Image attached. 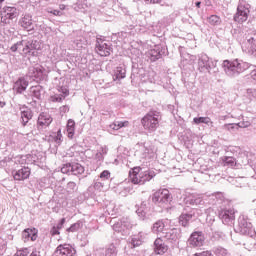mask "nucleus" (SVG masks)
Segmentation results:
<instances>
[{"label": "nucleus", "instance_id": "nucleus-1", "mask_svg": "<svg viewBox=\"0 0 256 256\" xmlns=\"http://www.w3.org/2000/svg\"><path fill=\"white\" fill-rule=\"evenodd\" d=\"M222 67L228 77H239L241 73H245L251 67V64L240 59L224 60Z\"/></svg>", "mask_w": 256, "mask_h": 256}, {"label": "nucleus", "instance_id": "nucleus-2", "mask_svg": "<svg viewBox=\"0 0 256 256\" xmlns=\"http://www.w3.org/2000/svg\"><path fill=\"white\" fill-rule=\"evenodd\" d=\"M189 59L192 63H195L198 59V70L200 73H211L213 69H217V60L209 58L207 54H199L198 57L190 55Z\"/></svg>", "mask_w": 256, "mask_h": 256}, {"label": "nucleus", "instance_id": "nucleus-3", "mask_svg": "<svg viewBox=\"0 0 256 256\" xmlns=\"http://www.w3.org/2000/svg\"><path fill=\"white\" fill-rule=\"evenodd\" d=\"M159 121H161V114L157 111H150L141 119V125L145 131L153 133L159 127Z\"/></svg>", "mask_w": 256, "mask_h": 256}, {"label": "nucleus", "instance_id": "nucleus-4", "mask_svg": "<svg viewBox=\"0 0 256 256\" xmlns=\"http://www.w3.org/2000/svg\"><path fill=\"white\" fill-rule=\"evenodd\" d=\"M22 53L24 55H35V51H39L41 49V42L37 40H22Z\"/></svg>", "mask_w": 256, "mask_h": 256}, {"label": "nucleus", "instance_id": "nucleus-5", "mask_svg": "<svg viewBox=\"0 0 256 256\" xmlns=\"http://www.w3.org/2000/svg\"><path fill=\"white\" fill-rule=\"evenodd\" d=\"M152 201L156 203V205H167V203L171 201V193H169L167 189L158 190L153 194Z\"/></svg>", "mask_w": 256, "mask_h": 256}, {"label": "nucleus", "instance_id": "nucleus-6", "mask_svg": "<svg viewBox=\"0 0 256 256\" xmlns=\"http://www.w3.org/2000/svg\"><path fill=\"white\" fill-rule=\"evenodd\" d=\"M111 51H113V48L111 47V42L103 39H97L96 53H98L100 57H109V55H111Z\"/></svg>", "mask_w": 256, "mask_h": 256}, {"label": "nucleus", "instance_id": "nucleus-7", "mask_svg": "<svg viewBox=\"0 0 256 256\" xmlns=\"http://www.w3.org/2000/svg\"><path fill=\"white\" fill-rule=\"evenodd\" d=\"M1 15V23H3V25H9V21H12V19H17V17H19V11H17V8L15 7L6 6L3 8Z\"/></svg>", "mask_w": 256, "mask_h": 256}, {"label": "nucleus", "instance_id": "nucleus-8", "mask_svg": "<svg viewBox=\"0 0 256 256\" xmlns=\"http://www.w3.org/2000/svg\"><path fill=\"white\" fill-rule=\"evenodd\" d=\"M249 4L241 2L237 7V13L234 16V21L237 23H245L249 18Z\"/></svg>", "mask_w": 256, "mask_h": 256}, {"label": "nucleus", "instance_id": "nucleus-9", "mask_svg": "<svg viewBox=\"0 0 256 256\" xmlns=\"http://www.w3.org/2000/svg\"><path fill=\"white\" fill-rule=\"evenodd\" d=\"M170 223L171 220L169 219L158 220L152 225L151 231L154 235H158L161 238L169 228Z\"/></svg>", "mask_w": 256, "mask_h": 256}, {"label": "nucleus", "instance_id": "nucleus-10", "mask_svg": "<svg viewBox=\"0 0 256 256\" xmlns=\"http://www.w3.org/2000/svg\"><path fill=\"white\" fill-rule=\"evenodd\" d=\"M133 227L131 220L129 218H122L120 221L113 224L112 229L117 233H122V235H127L129 229Z\"/></svg>", "mask_w": 256, "mask_h": 256}, {"label": "nucleus", "instance_id": "nucleus-11", "mask_svg": "<svg viewBox=\"0 0 256 256\" xmlns=\"http://www.w3.org/2000/svg\"><path fill=\"white\" fill-rule=\"evenodd\" d=\"M243 51H245V53H248V55H252V57H256V33L246 37Z\"/></svg>", "mask_w": 256, "mask_h": 256}, {"label": "nucleus", "instance_id": "nucleus-12", "mask_svg": "<svg viewBox=\"0 0 256 256\" xmlns=\"http://www.w3.org/2000/svg\"><path fill=\"white\" fill-rule=\"evenodd\" d=\"M237 232L241 235H251L253 232V225L245 219V217H240L238 219Z\"/></svg>", "mask_w": 256, "mask_h": 256}, {"label": "nucleus", "instance_id": "nucleus-13", "mask_svg": "<svg viewBox=\"0 0 256 256\" xmlns=\"http://www.w3.org/2000/svg\"><path fill=\"white\" fill-rule=\"evenodd\" d=\"M76 250L70 244H60L53 256H75Z\"/></svg>", "mask_w": 256, "mask_h": 256}, {"label": "nucleus", "instance_id": "nucleus-14", "mask_svg": "<svg viewBox=\"0 0 256 256\" xmlns=\"http://www.w3.org/2000/svg\"><path fill=\"white\" fill-rule=\"evenodd\" d=\"M205 243V236L202 232H194L188 239L189 247H203Z\"/></svg>", "mask_w": 256, "mask_h": 256}, {"label": "nucleus", "instance_id": "nucleus-15", "mask_svg": "<svg viewBox=\"0 0 256 256\" xmlns=\"http://www.w3.org/2000/svg\"><path fill=\"white\" fill-rule=\"evenodd\" d=\"M161 239H165L169 243H177L179 241V230L177 228H167Z\"/></svg>", "mask_w": 256, "mask_h": 256}, {"label": "nucleus", "instance_id": "nucleus-16", "mask_svg": "<svg viewBox=\"0 0 256 256\" xmlns=\"http://www.w3.org/2000/svg\"><path fill=\"white\" fill-rule=\"evenodd\" d=\"M12 175L15 181H25V179H29L31 175V169L29 167H23L19 170H14Z\"/></svg>", "mask_w": 256, "mask_h": 256}, {"label": "nucleus", "instance_id": "nucleus-17", "mask_svg": "<svg viewBox=\"0 0 256 256\" xmlns=\"http://www.w3.org/2000/svg\"><path fill=\"white\" fill-rule=\"evenodd\" d=\"M220 218L222 219V222L226 225H233V223H235V210H222L220 212Z\"/></svg>", "mask_w": 256, "mask_h": 256}, {"label": "nucleus", "instance_id": "nucleus-18", "mask_svg": "<svg viewBox=\"0 0 256 256\" xmlns=\"http://www.w3.org/2000/svg\"><path fill=\"white\" fill-rule=\"evenodd\" d=\"M167 251H169V246L163 242V239L157 238L154 241V252L156 255H164V253H167Z\"/></svg>", "mask_w": 256, "mask_h": 256}, {"label": "nucleus", "instance_id": "nucleus-19", "mask_svg": "<svg viewBox=\"0 0 256 256\" xmlns=\"http://www.w3.org/2000/svg\"><path fill=\"white\" fill-rule=\"evenodd\" d=\"M28 77L30 79H43V68L40 65L29 67Z\"/></svg>", "mask_w": 256, "mask_h": 256}, {"label": "nucleus", "instance_id": "nucleus-20", "mask_svg": "<svg viewBox=\"0 0 256 256\" xmlns=\"http://www.w3.org/2000/svg\"><path fill=\"white\" fill-rule=\"evenodd\" d=\"M27 87H29V81L25 79V77H20L13 86V90L16 91V93H23V91H26Z\"/></svg>", "mask_w": 256, "mask_h": 256}, {"label": "nucleus", "instance_id": "nucleus-21", "mask_svg": "<svg viewBox=\"0 0 256 256\" xmlns=\"http://www.w3.org/2000/svg\"><path fill=\"white\" fill-rule=\"evenodd\" d=\"M20 25L27 31H33L35 26L33 25V17L29 14H25L20 20Z\"/></svg>", "mask_w": 256, "mask_h": 256}, {"label": "nucleus", "instance_id": "nucleus-22", "mask_svg": "<svg viewBox=\"0 0 256 256\" xmlns=\"http://www.w3.org/2000/svg\"><path fill=\"white\" fill-rule=\"evenodd\" d=\"M187 205H203V194H190L186 197Z\"/></svg>", "mask_w": 256, "mask_h": 256}, {"label": "nucleus", "instance_id": "nucleus-23", "mask_svg": "<svg viewBox=\"0 0 256 256\" xmlns=\"http://www.w3.org/2000/svg\"><path fill=\"white\" fill-rule=\"evenodd\" d=\"M129 179L134 185H141V168L136 167L130 171Z\"/></svg>", "mask_w": 256, "mask_h": 256}, {"label": "nucleus", "instance_id": "nucleus-24", "mask_svg": "<svg viewBox=\"0 0 256 256\" xmlns=\"http://www.w3.org/2000/svg\"><path fill=\"white\" fill-rule=\"evenodd\" d=\"M22 125L25 127L33 119V112L28 107L21 108Z\"/></svg>", "mask_w": 256, "mask_h": 256}, {"label": "nucleus", "instance_id": "nucleus-25", "mask_svg": "<svg viewBox=\"0 0 256 256\" xmlns=\"http://www.w3.org/2000/svg\"><path fill=\"white\" fill-rule=\"evenodd\" d=\"M22 239H24V242L26 243V241H29L30 239L32 241H37V229L33 228V229H25L22 232Z\"/></svg>", "mask_w": 256, "mask_h": 256}, {"label": "nucleus", "instance_id": "nucleus-26", "mask_svg": "<svg viewBox=\"0 0 256 256\" xmlns=\"http://www.w3.org/2000/svg\"><path fill=\"white\" fill-rule=\"evenodd\" d=\"M53 122V118H51V115L47 113H42L38 117V125L39 127H49L51 123Z\"/></svg>", "mask_w": 256, "mask_h": 256}, {"label": "nucleus", "instance_id": "nucleus-27", "mask_svg": "<svg viewBox=\"0 0 256 256\" xmlns=\"http://www.w3.org/2000/svg\"><path fill=\"white\" fill-rule=\"evenodd\" d=\"M129 125V121H114L112 124L108 126V131L113 133V131H119L122 127H127Z\"/></svg>", "mask_w": 256, "mask_h": 256}, {"label": "nucleus", "instance_id": "nucleus-28", "mask_svg": "<svg viewBox=\"0 0 256 256\" xmlns=\"http://www.w3.org/2000/svg\"><path fill=\"white\" fill-rule=\"evenodd\" d=\"M161 47L155 46L154 49H151L148 51V57L151 61H157L158 59H161Z\"/></svg>", "mask_w": 256, "mask_h": 256}, {"label": "nucleus", "instance_id": "nucleus-29", "mask_svg": "<svg viewBox=\"0 0 256 256\" xmlns=\"http://www.w3.org/2000/svg\"><path fill=\"white\" fill-rule=\"evenodd\" d=\"M140 177H141V185H145L147 181H151L155 177V173L151 171H144L140 172Z\"/></svg>", "mask_w": 256, "mask_h": 256}, {"label": "nucleus", "instance_id": "nucleus-30", "mask_svg": "<svg viewBox=\"0 0 256 256\" xmlns=\"http://www.w3.org/2000/svg\"><path fill=\"white\" fill-rule=\"evenodd\" d=\"M193 219V214L191 213H182L179 217V223L182 227H187L189 225V221Z\"/></svg>", "mask_w": 256, "mask_h": 256}, {"label": "nucleus", "instance_id": "nucleus-31", "mask_svg": "<svg viewBox=\"0 0 256 256\" xmlns=\"http://www.w3.org/2000/svg\"><path fill=\"white\" fill-rule=\"evenodd\" d=\"M62 93L63 94H55L51 96V101H53L54 103H61V101H63V99H65V97L69 95V91L67 89L62 88Z\"/></svg>", "mask_w": 256, "mask_h": 256}, {"label": "nucleus", "instance_id": "nucleus-32", "mask_svg": "<svg viewBox=\"0 0 256 256\" xmlns=\"http://www.w3.org/2000/svg\"><path fill=\"white\" fill-rule=\"evenodd\" d=\"M107 151V147H101L94 156L95 161L102 163V161L105 159V155H107Z\"/></svg>", "mask_w": 256, "mask_h": 256}, {"label": "nucleus", "instance_id": "nucleus-33", "mask_svg": "<svg viewBox=\"0 0 256 256\" xmlns=\"http://www.w3.org/2000/svg\"><path fill=\"white\" fill-rule=\"evenodd\" d=\"M66 131L68 133L69 139H73L75 135V121L70 119L68 120Z\"/></svg>", "mask_w": 256, "mask_h": 256}, {"label": "nucleus", "instance_id": "nucleus-34", "mask_svg": "<svg viewBox=\"0 0 256 256\" xmlns=\"http://www.w3.org/2000/svg\"><path fill=\"white\" fill-rule=\"evenodd\" d=\"M125 73H127V71L123 66L117 67L114 70V81H116V79H125Z\"/></svg>", "mask_w": 256, "mask_h": 256}, {"label": "nucleus", "instance_id": "nucleus-35", "mask_svg": "<svg viewBox=\"0 0 256 256\" xmlns=\"http://www.w3.org/2000/svg\"><path fill=\"white\" fill-rule=\"evenodd\" d=\"M130 244L132 247H139L143 244V233H139L138 236H133L130 239Z\"/></svg>", "mask_w": 256, "mask_h": 256}, {"label": "nucleus", "instance_id": "nucleus-36", "mask_svg": "<svg viewBox=\"0 0 256 256\" xmlns=\"http://www.w3.org/2000/svg\"><path fill=\"white\" fill-rule=\"evenodd\" d=\"M72 175H83L85 173V168L79 164V163H74L72 164Z\"/></svg>", "mask_w": 256, "mask_h": 256}, {"label": "nucleus", "instance_id": "nucleus-37", "mask_svg": "<svg viewBox=\"0 0 256 256\" xmlns=\"http://www.w3.org/2000/svg\"><path fill=\"white\" fill-rule=\"evenodd\" d=\"M30 95L36 99H41V86H32L30 88Z\"/></svg>", "mask_w": 256, "mask_h": 256}, {"label": "nucleus", "instance_id": "nucleus-38", "mask_svg": "<svg viewBox=\"0 0 256 256\" xmlns=\"http://www.w3.org/2000/svg\"><path fill=\"white\" fill-rule=\"evenodd\" d=\"M222 161L224 165H227L228 167H235L237 165V160L231 156H225L222 158Z\"/></svg>", "mask_w": 256, "mask_h": 256}, {"label": "nucleus", "instance_id": "nucleus-39", "mask_svg": "<svg viewBox=\"0 0 256 256\" xmlns=\"http://www.w3.org/2000/svg\"><path fill=\"white\" fill-rule=\"evenodd\" d=\"M137 153L142 157V159H147V157H149V153H151V150L148 149L147 146L142 145Z\"/></svg>", "mask_w": 256, "mask_h": 256}, {"label": "nucleus", "instance_id": "nucleus-40", "mask_svg": "<svg viewBox=\"0 0 256 256\" xmlns=\"http://www.w3.org/2000/svg\"><path fill=\"white\" fill-rule=\"evenodd\" d=\"M147 210V202H142L140 207L136 210L137 215H139V217H141L143 219V217H145L146 215V211Z\"/></svg>", "mask_w": 256, "mask_h": 256}, {"label": "nucleus", "instance_id": "nucleus-41", "mask_svg": "<svg viewBox=\"0 0 256 256\" xmlns=\"http://www.w3.org/2000/svg\"><path fill=\"white\" fill-rule=\"evenodd\" d=\"M193 121L196 125H199L201 123H204L205 125H209V123H213L211 122V118L209 117H198V118L196 117L193 119Z\"/></svg>", "mask_w": 256, "mask_h": 256}, {"label": "nucleus", "instance_id": "nucleus-42", "mask_svg": "<svg viewBox=\"0 0 256 256\" xmlns=\"http://www.w3.org/2000/svg\"><path fill=\"white\" fill-rule=\"evenodd\" d=\"M83 227V222L78 221L74 224H72L68 229V233H75V231H79Z\"/></svg>", "mask_w": 256, "mask_h": 256}, {"label": "nucleus", "instance_id": "nucleus-43", "mask_svg": "<svg viewBox=\"0 0 256 256\" xmlns=\"http://www.w3.org/2000/svg\"><path fill=\"white\" fill-rule=\"evenodd\" d=\"M208 23L210 25H221V18L217 15H211L208 17Z\"/></svg>", "mask_w": 256, "mask_h": 256}, {"label": "nucleus", "instance_id": "nucleus-44", "mask_svg": "<svg viewBox=\"0 0 256 256\" xmlns=\"http://www.w3.org/2000/svg\"><path fill=\"white\" fill-rule=\"evenodd\" d=\"M239 123H233V124H224L223 129L226 131H235V129H239Z\"/></svg>", "mask_w": 256, "mask_h": 256}, {"label": "nucleus", "instance_id": "nucleus-45", "mask_svg": "<svg viewBox=\"0 0 256 256\" xmlns=\"http://www.w3.org/2000/svg\"><path fill=\"white\" fill-rule=\"evenodd\" d=\"M105 256H117V248H115V246H111L106 250Z\"/></svg>", "mask_w": 256, "mask_h": 256}, {"label": "nucleus", "instance_id": "nucleus-46", "mask_svg": "<svg viewBox=\"0 0 256 256\" xmlns=\"http://www.w3.org/2000/svg\"><path fill=\"white\" fill-rule=\"evenodd\" d=\"M216 256H227V249L223 247H218L215 249Z\"/></svg>", "mask_w": 256, "mask_h": 256}, {"label": "nucleus", "instance_id": "nucleus-47", "mask_svg": "<svg viewBox=\"0 0 256 256\" xmlns=\"http://www.w3.org/2000/svg\"><path fill=\"white\" fill-rule=\"evenodd\" d=\"M61 173L67 174V173H72V164L67 163L61 168Z\"/></svg>", "mask_w": 256, "mask_h": 256}, {"label": "nucleus", "instance_id": "nucleus-48", "mask_svg": "<svg viewBox=\"0 0 256 256\" xmlns=\"http://www.w3.org/2000/svg\"><path fill=\"white\" fill-rule=\"evenodd\" d=\"M66 189H67L68 193H73V191H75V189H77V184L75 182H68Z\"/></svg>", "mask_w": 256, "mask_h": 256}, {"label": "nucleus", "instance_id": "nucleus-49", "mask_svg": "<svg viewBox=\"0 0 256 256\" xmlns=\"http://www.w3.org/2000/svg\"><path fill=\"white\" fill-rule=\"evenodd\" d=\"M246 95L247 97H249L250 100L255 99L256 98V89H247L246 91Z\"/></svg>", "mask_w": 256, "mask_h": 256}, {"label": "nucleus", "instance_id": "nucleus-50", "mask_svg": "<svg viewBox=\"0 0 256 256\" xmlns=\"http://www.w3.org/2000/svg\"><path fill=\"white\" fill-rule=\"evenodd\" d=\"M29 248H24L22 250H18L14 256H28Z\"/></svg>", "mask_w": 256, "mask_h": 256}, {"label": "nucleus", "instance_id": "nucleus-51", "mask_svg": "<svg viewBox=\"0 0 256 256\" xmlns=\"http://www.w3.org/2000/svg\"><path fill=\"white\" fill-rule=\"evenodd\" d=\"M238 126L242 129H245L247 127H250L251 126V121L249 120H243L242 122H239L238 123Z\"/></svg>", "mask_w": 256, "mask_h": 256}, {"label": "nucleus", "instance_id": "nucleus-52", "mask_svg": "<svg viewBox=\"0 0 256 256\" xmlns=\"http://www.w3.org/2000/svg\"><path fill=\"white\" fill-rule=\"evenodd\" d=\"M63 141V135L61 134V130H58L57 135L55 137V143H57V145H61Z\"/></svg>", "mask_w": 256, "mask_h": 256}, {"label": "nucleus", "instance_id": "nucleus-53", "mask_svg": "<svg viewBox=\"0 0 256 256\" xmlns=\"http://www.w3.org/2000/svg\"><path fill=\"white\" fill-rule=\"evenodd\" d=\"M10 49H11V51H13V53H15V51H22L21 41L14 44Z\"/></svg>", "mask_w": 256, "mask_h": 256}, {"label": "nucleus", "instance_id": "nucleus-54", "mask_svg": "<svg viewBox=\"0 0 256 256\" xmlns=\"http://www.w3.org/2000/svg\"><path fill=\"white\" fill-rule=\"evenodd\" d=\"M109 177H111V172H109V170H104L100 174V179H109Z\"/></svg>", "mask_w": 256, "mask_h": 256}, {"label": "nucleus", "instance_id": "nucleus-55", "mask_svg": "<svg viewBox=\"0 0 256 256\" xmlns=\"http://www.w3.org/2000/svg\"><path fill=\"white\" fill-rule=\"evenodd\" d=\"M86 41L83 39L80 40H76V45L78 47V49H82V47L85 45Z\"/></svg>", "mask_w": 256, "mask_h": 256}, {"label": "nucleus", "instance_id": "nucleus-56", "mask_svg": "<svg viewBox=\"0 0 256 256\" xmlns=\"http://www.w3.org/2000/svg\"><path fill=\"white\" fill-rule=\"evenodd\" d=\"M228 151H230L231 153H238V151H241V148L237 146H230L228 147Z\"/></svg>", "mask_w": 256, "mask_h": 256}, {"label": "nucleus", "instance_id": "nucleus-57", "mask_svg": "<svg viewBox=\"0 0 256 256\" xmlns=\"http://www.w3.org/2000/svg\"><path fill=\"white\" fill-rule=\"evenodd\" d=\"M194 256H213V253H211V251H204L201 253H196Z\"/></svg>", "mask_w": 256, "mask_h": 256}, {"label": "nucleus", "instance_id": "nucleus-58", "mask_svg": "<svg viewBox=\"0 0 256 256\" xmlns=\"http://www.w3.org/2000/svg\"><path fill=\"white\" fill-rule=\"evenodd\" d=\"M94 189H97V191H101L103 189V183L97 181L94 183Z\"/></svg>", "mask_w": 256, "mask_h": 256}, {"label": "nucleus", "instance_id": "nucleus-59", "mask_svg": "<svg viewBox=\"0 0 256 256\" xmlns=\"http://www.w3.org/2000/svg\"><path fill=\"white\" fill-rule=\"evenodd\" d=\"M48 13H52V15H55L56 17H61V15H63V12L59 10L48 11Z\"/></svg>", "mask_w": 256, "mask_h": 256}, {"label": "nucleus", "instance_id": "nucleus-60", "mask_svg": "<svg viewBox=\"0 0 256 256\" xmlns=\"http://www.w3.org/2000/svg\"><path fill=\"white\" fill-rule=\"evenodd\" d=\"M63 225H65V218H62L57 226H55V228L59 231L63 227Z\"/></svg>", "mask_w": 256, "mask_h": 256}, {"label": "nucleus", "instance_id": "nucleus-61", "mask_svg": "<svg viewBox=\"0 0 256 256\" xmlns=\"http://www.w3.org/2000/svg\"><path fill=\"white\" fill-rule=\"evenodd\" d=\"M50 233L52 236H55V235H59L60 232H59L58 228L53 226L52 229L50 230Z\"/></svg>", "mask_w": 256, "mask_h": 256}, {"label": "nucleus", "instance_id": "nucleus-62", "mask_svg": "<svg viewBox=\"0 0 256 256\" xmlns=\"http://www.w3.org/2000/svg\"><path fill=\"white\" fill-rule=\"evenodd\" d=\"M2 249H5V241L0 238V251H2Z\"/></svg>", "mask_w": 256, "mask_h": 256}, {"label": "nucleus", "instance_id": "nucleus-63", "mask_svg": "<svg viewBox=\"0 0 256 256\" xmlns=\"http://www.w3.org/2000/svg\"><path fill=\"white\" fill-rule=\"evenodd\" d=\"M29 256H41V254L39 253V251L35 250Z\"/></svg>", "mask_w": 256, "mask_h": 256}, {"label": "nucleus", "instance_id": "nucleus-64", "mask_svg": "<svg viewBox=\"0 0 256 256\" xmlns=\"http://www.w3.org/2000/svg\"><path fill=\"white\" fill-rule=\"evenodd\" d=\"M251 78H252L254 81H256V70H253V71L251 72Z\"/></svg>", "mask_w": 256, "mask_h": 256}]
</instances>
